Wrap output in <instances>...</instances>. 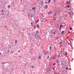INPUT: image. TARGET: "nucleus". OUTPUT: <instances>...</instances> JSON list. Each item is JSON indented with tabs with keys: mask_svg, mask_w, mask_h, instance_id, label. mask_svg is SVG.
<instances>
[{
	"mask_svg": "<svg viewBox=\"0 0 74 74\" xmlns=\"http://www.w3.org/2000/svg\"><path fill=\"white\" fill-rule=\"evenodd\" d=\"M58 11H57L56 12L55 14V15H54V16H56V17H57V16H58Z\"/></svg>",
	"mask_w": 74,
	"mask_h": 74,
	"instance_id": "obj_1",
	"label": "nucleus"
},
{
	"mask_svg": "<svg viewBox=\"0 0 74 74\" xmlns=\"http://www.w3.org/2000/svg\"><path fill=\"white\" fill-rule=\"evenodd\" d=\"M66 4H70L71 3L70 1H67Z\"/></svg>",
	"mask_w": 74,
	"mask_h": 74,
	"instance_id": "obj_2",
	"label": "nucleus"
},
{
	"mask_svg": "<svg viewBox=\"0 0 74 74\" xmlns=\"http://www.w3.org/2000/svg\"><path fill=\"white\" fill-rule=\"evenodd\" d=\"M41 56H38V59H41Z\"/></svg>",
	"mask_w": 74,
	"mask_h": 74,
	"instance_id": "obj_3",
	"label": "nucleus"
},
{
	"mask_svg": "<svg viewBox=\"0 0 74 74\" xmlns=\"http://www.w3.org/2000/svg\"><path fill=\"white\" fill-rule=\"evenodd\" d=\"M52 13V12L51 11H49V12H48V14H51Z\"/></svg>",
	"mask_w": 74,
	"mask_h": 74,
	"instance_id": "obj_4",
	"label": "nucleus"
},
{
	"mask_svg": "<svg viewBox=\"0 0 74 74\" xmlns=\"http://www.w3.org/2000/svg\"><path fill=\"white\" fill-rule=\"evenodd\" d=\"M36 37H38V34H36Z\"/></svg>",
	"mask_w": 74,
	"mask_h": 74,
	"instance_id": "obj_5",
	"label": "nucleus"
},
{
	"mask_svg": "<svg viewBox=\"0 0 74 74\" xmlns=\"http://www.w3.org/2000/svg\"><path fill=\"white\" fill-rule=\"evenodd\" d=\"M48 7L47 6V5H46L45 7V9H46V8H47Z\"/></svg>",
	"mask_w": 74,
	"mask_h": 74,
	"instance_id": "obj_6",
	"label": "nucleus"
},
{
	"mask_svg": "<svg viewBox=\"0 0 74 74\" xmlns=\"http://www.w3.org/2000/svg\"><path fill=\"white\" fill-rule=\"evenodd\" d=\"M73 29H72V28H71V27H70V30H72Z\"/></svg>",
	"mask_w": 74,
	"mask_h": 74,
	"instance_id": "obj_7",
	"label": "nucleus"
},
{
	"mask_svg": "<svg viewBox=\"0 0 74 74\" xmlns=\"http://www.w3.org/2000/svg\"><path fill=\"white\" fill-rule=\"evenodd\" d=\"M71 11H70V12H69V15H70V14H71Z\"/></svg>",
	"mask_w": 74,
	"mask_h": 74,
	"instance_id": "obj_8",
	"label": "nucleus"
},
{
	"mask_svg": "<svg viewBox=\"0 0 74 74\" xmlns=\"http://www.w3.org/2000/svg\"><path fill=\"white\" fill-rule=\"evenodd\" d=\"M8 8H10L11 7L10 5H8Z\"/></svg>",
	"mask_w": 74,
	"mask_h": 74,
	"instance_id": "obj_9",
	"label": "nucleus"
},
{
	"mask_svg": "<svg viewBox=\"0 0 74 74\" xmlns=\"http://www.w3.org/2000/svg\"><path fill=\"white\" fill-rule=\"evenodd\" d=\"M70 33V32H67V34H69Z\"/></svg>",
	"mask_w": 74,
	"mask_h": 74,
	"instance_id": "obj_10",
	"label": "nucleus"
},
{
	"mask_svg": "<svg viewBox=\"0 0 74 74\" xmlns=\"http://www.w3.org/2000/svg\"><path fill=\"white\" fill-rule=\"evenodd\" d=\"M44 55H46V53H45V51H44Z\"/></svg>",
	"mask_w": 74,
	"mask_h": 74,
	"instance_id": "obj_11",
	"label": "nucleus"
},
{
	"mask_svg": "<svg viewBox=\"0 0 74 74\" xmlns=\"http://www.w3.org/2000/svg\"><path fill=\"white\" fill-rule=\"evenodd\" d=\"M51 0H49L48 1V2H47V3H49V2H51Z\"/></svg>",
	"mask_w": 74,
	"mask_h": 74,
	"instance_id": "obj_12",
	"label": "nucleus"
},
{
	"mask_svg": "<svg viewBox=\"0 0 74 74\" xmlns=\"http://www.w3.org/2000/svg\"><path fill=\"white\" fill-rule=\"evenodd\" d=\"M65 16H66V17H67V16H68V14H65Z\"/></svg>",
	"mask_w": 74,
	"mask_h": 74,
	"instance_id": "obj_13",
	"label": "nucleus"
},
{
	"mask_svg": "<svg viewBox=\"0 0 74 74\" xmlns=\"http://www.w3.org/2000/svg\"><path fill=\"white\" fill-rule=\"evenodd\" d=\"M35 9H36L35 7H33L32 8V10H35Z\"/></svg>",
	"mask_w": 74,
	"mask_h": 74,
	"instance_id": "obj_14",
	"label": "nucleus"
},
{
	"mask_svg": "<svg viewBox=\"0 0 74 74\" xmlns=\"http://www.w3.org/2000/svg\"><path fill=\"white\" fill-rule=\"evenodd\" d=\"M60 27L61 28V27H62V25H60Z\"/></svg>",
	"mask_w": 74,
	"mask_h": 74,
	"instance_id": "obj_15",
	"label": "nucleus"
},
{
	"mask_svg": "<svg viewBox=\"0 0 74 74\" xmlns=\"http://www.w3.org/2000/svg\"><path fill=\"white\" fill-rule=\"evenodd\" d=\"M31 24H32L31 25L32 26H33V24H33V23H31Z\"/></svg>",
	"mask_w": 74,
	"mask_h": 74,
	"instance_id": "obj_16",
	"label": "nucleus"
},
{
	"mask_svg": "<svg viewBox=\"0 0 74 74\" xmlns=\"http://www.w3.org/2000/svg\"><path fill=\"white\" fill-rule=\"evenodd\" d=\"M39 26V25H37V28H38V27Z\"/></svg>",
	"mask_w": 74,
	"mask_h": 74,
	"instance_id": "obj_17",
	"label": "nucleus"
},
{
	"mask_svg": "<svg viewBox=\"0 0 74 74\" xmlns=\"http://www.w3.org/2000/svg\"><path fill=\"white\" fill-rule=\"evenodd\" d=\"M36 26H34V29H36Z\"/></svg>",
	"mask_w": 74,
	"mask_h": 74,
	"instance_id": "obj_18",
	"label": "nucleus"
},
{
	"mask_svg": "<svg viewBox=\"0 0 74 74\" xmlns=\"http://www.w3.org/2000/svg\"><path fill=\"white\" fill-rule=\"evenodd\" d=\"M64 31H62V34H63V33H64Z\"/></svg>",
	"mask_w": 74,
	"mask_h": 74,
	"instance_id": "obj_19",
	"label": "nucleus"
},
{
	"mask_svg": "<svg viewBox=\"0 0 74 74\" xmlns=\"http://www.w3.org/2000/svg\"><path fill=\"white\" fill-rule=\"evenodd\" d=\"M65 55H68V53H65Z\"/></svg>",
	"mask_w": 74,
	"mask_h": 74,
	"instance_id": "obj_20",
	"label": "nucleus"
},
{
	"mask_svg": "<svg viewBox=\"0 0 74 74\" xmlns=\"http://www.w3.org/2000/svg\"><path fill=\"white\" fill-rule=\"evenodd\" d=\"M4 12H3V13H1V14H2L3 15H4Z\"/></svg>",
	"mask_w": 74,
	"mask_h": 74,
	"instance_id": "obj_21",
	"label": "nucleus"
},
{
	"mask_svg": "<svg viewBox=\"0 0 74 74\" xmlns=\"http://www.w3.org/2000/svg\"><path fill=\"white\" fill-rule=\"evenodd\" d=\"M39 21V20H38L36 23H38V21Z\"/></svg>",
	"mask_w": 74,
	"mask_h": 74,
	"instance_id": "obj_22",
	"label": "nucleus"
},
{
	"mask_svg": "<svg viewBox=\"0 0 74 74\" xmlns=\"http://www.w3.org/2000/svg\"><path fill=\"white\" fill-rule=\"evenodd\" d=\"M71 40H72V41H73V38H71Z\"/></svg>",
	"mask_w": 74,
	"mask_h": 74,
	"instance_id": "obj_23",
	"label": "nucleus"
},
{
	"mask_svg": "<svg viewBox=\"0 0 74 74\" xmlns=\"http://www.w3.org/2000/svg\"><path fill=\"white\" fill-rule=\"evenodd\" d=\"M15 43H17V40H16V42H15Z\"/></svg>",
	"mask_w": 74,
	"mask_h": 74,
	"instance_id": "obj_24",
	"label": "nucleus"
},
{
	"mask_svg": "<svg viewBox=\"0 0 74 74\" xmlns=\"http://www.w3.org/2000/svg\"><path fill=\"white\" fill-rule=\"evenodd\" d=\"M53 34H56V33L55 32H54L53 33Z\"/></svg>",
	"mask_w": 74,
	"mask_h": 74,
	"instance_id": "obj_25",
	"label": "nucleus"
},
{
	"mask_svg": "<svg viewBox=\"0 0 74 74\" xmlns=\"http://www.w3.org/2000/svg\"><path fill=\"white\" fill-rule=\"evenodd\" d=\"M66 70H67V69H68V68H66Z\"/></svg>",
	"mask_w": 74,
	"mask_h": 74,
	"instance_id": "obj_26",
	"label": "nucleus"
},
{
	"mask_svg": "<svg viewBox=\"0 0 74 74\" xmlns=\"http://www.w3.org/2000/svg\"><path fill=\"white\" fill-rule=\"evenodd\" d=\"M70 7V5H69L68 6H67V8H69Z\"/></svg>",
	"mask_w": 74,
	"mask_h": 74,
	"instance_id": "obj_27",
	"label": "nucleus"
},
{
	"mask_svg": "<svg viewBox=\"0 0 74 74\" xmlns=\"http://www.w3.org/2000/svg\"><path fill=\"white\" fill-rule=\"evenodd\" d=\"M60 55H58V57H59V58H60Z\"/></svg>",
	"mask_w": 74,
	"mask_h": 74,
	"instance_id": "obj_28",
	"label": "nucleus"
},
{
	"mask_svg": "<svg viewBox=\"0 0 74 74\" xmlns=\"http://www.w3.org/2000/svg\"><path fill=\"white\" fill-rule=\"evenodd\" d=\"M49 56H48V57H47V58H48V59H49Z\"/></svg>",
	"mask_w": 74,
	"mask_h": 74,
	"instance_id": "obj_29",
	"label": "nucleus"
},
{
	"mask_svg": "<svg viewBox=\"0 0 74 74\" xmlns=\"http://www.w3.org/2000/svg\"><path fill=\"white\" fill-rule=\"evenodd\" d=\"M52 69L53 70H54V69H55V68H52Z\"/></svg>",
	"mask_w": 74,
	"mask_h": 74,
	"instance_id": "obj_30",
	"label": "nucleus"
},
{
	"mask_svg": "<svg viewBox=\"0 0 74 74\" xmlns=\"http://www.w3.org/2000/svg\"><path fill=\"white\" fill-rule=\"evenodd\" d=\"M56 64H53V65H55Z\"/></svg>",
	"mask_w": 74,
	"mask_h": 74,
	"instance_id": "obj_31",
	"label": "nucleus"
},
{
	"mask_svg": "<svg viewBox=\"0 0 74 74\" xmlns=\"http://www.w3.org/2000/svg\"><path fill=\"white\" fill-rule=\"evenodd\" d=\"M60 29H61V27H60Z\"/></svg>",
	"mask_w": 74,
	"mask_h": 74,
	"instance_id": "obj_32",
	"label": "nucleus"
},
{
	"mask_svg": "<svg viewBox=\"0 0 74 74\" xmlns=\"http://www.w3.org/2000/svg\"><path fill=\"white\" fill-rule=\"evenodd\" d=\"M70 37V36H69V37H67V38H69Z\"/></svg>",
	"mask_w": 74,
	"mask_h": 74,
	"instance_id": "obj_33",
	"label": "nucleus"
},
{
	"mask_svg": "<svg viewBox=\"0 0 74 74\" xmlns=\"http://www.w3.org/2000/svg\"><path fill=\"white\" fill-rule=\"evenodd\" d=\"M51 47H50V49H51Z\"/></svg>",
	"mask_w": 74,
	"mask_h": 74,
	"instance_id": "obj_34",
	"label": "nucleus"
},
{
	"mask_svg": "<svg viewBox=\"0 0 74 74\" xmlns=\"http://www.w3.org/2000/svg\"><path fill=\"white\" fill-rule=\"evenodd\" d=\"M32 68H33L34 67H33V66H32Z\"/></svg>",
	"mask_w": 74,
	"mask_h": 74,
	"instance_id": "obj_35",
	"label": "nucleus"
},
{
	"mask_svg": "<svg viewBox=\"0 0 74 74\" xmlns=\"http://www.w3.org/2000/svg\"><path fill=\"white\" fill-rule=\"evenodd\" d=\"M1 11H2V12H3V10H2Z\"/></svg>",
	"mask_w": 74,
	"mask_h": 74,
	"instance_id": "obj_36",
	"label": "nucleus"
},
{
	"mask_svg": "<svg viewBox=\"0 0 74 74\" xmlns=\"http://www.w3.org/2000/svg\"><path fill=\"white\" fill-rule=\"evenodd\" d=\"M37 33H38V31H37Z\"/></svg>",
	"mask_w": 74,
	"mask_h": 74,
	"instance_id": "obj_37",
	"label": "nucleus"
},
{
	"mask_svg": "<svg viewBox=\"0 0 74 74\" xmlns=\"http://www.w3.org/2000/svg\"><path fill=\"white\" fill-rule=\"evenodd\" d=\"M0 55H1V53H0Z\"/></svg>",
	"mask_w": 74,
	"mask_h": 74,
	"instance_id": "obj_38",
	"label": "nucleus"
},
{
	"mask_svg": "<svg viewBox=\"0 0 74 74\" xmlns=\"http://www.w3.org/2000/svg\"><path fill=\"white\" fill-rule=\"evenodd\" d=\"M46 3H47V2H46Z\"/></svg>",
	"mask_w": 74,
	"mask_h": 74,
	"instance_id": "obj_39",
	"label": "nucleus"
},
{
	"mask_svg": "<svg viewBox=\"0 0 74 74\" xmlns=\"http://www.w3.org/2000/svg\"><path fill=\"white\" fill-rule=\"evenodd\" d=\"M38 1H39V0H38Z\"/></svg>",
	"mask_w": 74,
	"mask_h": 74,
	"instance_id": "obj_40",
	"label": "nucleus"
},
{
	"mask_svg": "<svg viewBox=\"0 0 74 74\" xmlns=\"http://www.w3.org/2000/svg\"><path fill=\"white\" fill-rule=\"evenodd\" d=\"M54 74H55V73H54Z\"/></svg>",
	"mask_w": 74,
	"mask_h": 74,
	"instance_id": "obj_41",
	"label": "nucleus"
}]
</instances>
